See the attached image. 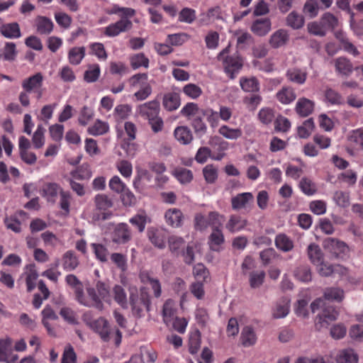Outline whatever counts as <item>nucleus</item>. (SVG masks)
<instances>
[{"label":"nucleus","mask_w":363,"mask_h":363,"mask_svg":"<svg viewBox=\"0 0 363 363\" xmlns=\"http://www.w3.org/2000/svg\"><path fill=\"white\" fill-rule=\"evenodd\" d=\"M298 186L301 191L308 196L313 195L317 191L315 184L307 177H303Z\"/></svg>","instance_id":"54"},{"label":"nucleus","mask_w":363,"mask_h":363,"mask_svg":"<svg viewBox=\"0 0 363 363\" xmlns=\"http://www.w3.org/2000/svg\"><path fill=\"white\" fill-rule=\"evenodd\" d=\"M202 117L203 115H199L191 120V125L194 133L200 137L205 135L207 132V125L204 123Z\"/></svg>","instance_id":"45"},{"label":"nucleus","mask_w":363,"mask_h":363,"mask_svg":"<svg viewBox=\"0 0 363 363\" xmlns=\"http://www.w3.org/2000/svg\"><path fill=\"white\" fill-rule=\"evenodd\" d=\"M135 10L132 8L123 7L121 19L115 23H111L105 28L104 35L107 37L113 38L130 30L133 28V23L129 18L135 14Z\"/></svg>","instance_id":"3"},{"label":"nucleus","mask_w":363,"mask_h":363,"mask_svg":"<svg viewBox=\"0 0 363 363\" xmlns=\"http://www.w3.org/2000/svg\"><path fill=\"white\" fill-rule=\"evenodd\" d=\"M174 303L172 299L167 300L162 308L163 320L166 324L170 323L174 316L175 309L174 308Z\"/></svg>","instance_id":"46"},{"label":"nucleus","mask_w":363,"mask_h":363,"mask_svg":"<svg viewBox=\"0 0 363 363\" xmlns=\"http://www.w3.org/2000/svg\"><path fill=\"white\" fill-rule=\"evenodd\" d=\"M289 40L288 32L284 29L275 31L270 37L269 44L273 48L285 45Z\"/></svg>","instance_id":"20"},{"label":"nucleus","mask_w":363,"mask_h":363,"mask_svg":"<svg viewBox=\"0 0 363 363\" xmlns=\"http://www.w3.org/2000/svg\"><path fill=\"white\" fill-rule=\"evenodd\" d=\"M276 247L284 251H290L293 247V242L284 234H279L275 238Z\"/></svg>","instance_id":"49"},{"label":"nucleus","mask_w":363,"mask_h":363,"mask_svg":"<svg viewBox=\"0 0 363 363\" xmlns=\"http://www.w3.org/2000/svg\"><path fill=\"white\" fill-rule=\"evenodd\" d=\"M225 238L221 230L218 228H213L212 233L208 238V245L211 250L219 252L221 245L224 243Z\"/></svg>","instance_id":"16"},{"label":"nucleus","mask_w":363,"mask_h":363,"mask_svg":"<svg viewBox=\"0 0 363 363\" xmlns=\"http://www.w3.org/2000/svg\"><path fill=\"white\" fill-rule=\"evenodd\" d=\"M65 281L67 285L74 290L76 300L81 305L86 307H95L100 311L104 308V304L99 300L94 288L87 289V294L90 297V300H89L84 295L82 281L74 274L67 275Z\"/></svg>","instance_id":"1"},{"label":"nucleus","mask_w":363,"mask_h":363,"mask_svg":"<svg viewBox=\"0 0 363 363\" xmlns=\"http://www.w3.org/2000/svg\"><path fill=\"white\" fill-rule=\"evenodd\" d=\"M164 219L168 225L172 228H179L182 225L184 215L178 208H169L164 213Z\"/></svg>","instance_id":"13"},{"label":"nucleus","mask_w":363,"mask_h":363,"mask_svg":"<svg viewBox=\"0 0 363 363\" xmlns=\"http://www.w3.org/2000/svg\"><path fill=\"white\" fill-rule=\"evenodd\" d=\"M131 67L136 69L140 67H148L149 60L143 53H138L130 58Z\"/></svg>","instance_id":"64"},{"label":"nucleus","mask_w":363,"mask_h":363,"mask_svg":"<svg viewBox=\"0 0 363 363\" xmlns=\"http://www.w3.org/2000/svg\"><path fill=\"white\" fill-rule=\"evenodd\" d=\"M271 29V21L269 18H260L255 21L251 26V30L255 35L264 36L267 35Z\"/></svg>","instance_id":"21"},{"label":"nucleus","mask_w":363,"mask_h":363,"mask_svg":"<svg viewBox=\"0 0 363 363\" xmlns=\"http://www.w3.org/2000/svg\"><path fill=\"white\" fill-rule=\"evenodd\" d=\"M334 67L337 74L346 77H350L354 69L350 60L342 56L334 60Z\"/></svg>","instance_id":"11"},{"label":"nucleus","mask_w":363,"mask_h":363,"mask_svg":"<svg viewBox=\"0 0 363 363\" xmlns=\"http://www.w3.org/2000/svg\"><path fill=\"white\" fill-rule=\"evenodd\" d=\"M185 242L181 237L172 235L168 238L169 249L174 255H179L184 249Z\"/></svg>","instance_id":"37"},{"label":"nucleus","mask_w":363,"mask_h":363,"mask_svg":"<svg viewBox=\"0 0 363 363\" xmlns=\"http://www.w3.org/2000/svg\"><path fill=\"white\" fill-rule=\"evenodd\" d=\"M291 128V122L289 120L279 115L274 121V130L277 132L286 133Z\"/></svg>","instance_id":"61"},{"label":"nucleus","mask_w":363,"mask_h":363,"mask_svg":"<svg viewBox=\"0 0 363 363\" xmlns=\"http://www.w3.org/2000/svg\"><path fill=\"white\" fill-rule=\"evenodd\" d=\"M311 308L313 313H315L319 308H323L321 313L318 315V321L316 326L320 325L318 329L327 327L330 322L335 320L338 316V312L335 307L333 306H326L325 301L321 298L313 301L311 304Z\"/></svg>","instance_id":"4"},{"label":"nucleus","mask_w":363,"mask_h":363,"mask_svg":"<svg viewBox=\"0 0 363 363\" xmlns=\"http://www.w3.org/2000/svg\"><path fill=\"white\" fill-rule=\"evenodd\" d=\"M89 328L98 333L100 337L104 341L108 342L110 339V327L108 322L104 318H99L89 323Z\"/></svg>","instance_id":"10"},{"label":"nucleus","mask_w":363,"mask_h":363,"mask_svg":"<svg viewBox=\"0 0 363 363\" xmlns=\"http://www.w3.org/2000/svg\"><path fill=\"white\" fill-rule=\"evenodd\" d=\"M254 201L253 194L250 192H244L237 194L231 199V206L233 210L238 211L245 208Z\"/></svg>","instance_id":"12"},{"label":"nucleus","mask_w":363,"mask_h":363,"mask_svg":"<svg viewBox=\"0 0 363 363\" xmlns=\"http://www.w3.org/2000/svg\"><path fill=\"white\" fill-rule=\"evenodd\" d=\"M62 266L66 271H72L79 265V260L75 253L72 250L67 251L62 258Z\"/></svg>","instance_id":"27"},{"label":"nucleus","mask_w":363,"mask_h":363,"mask_svg":"<svg viewBox=\"0 0 363 363\" xmlns=\"http://www.w3.org/2000/svg\"><path fill=\"white\" fill-rule=\"evenodd\" d=\"M147 235L150 242L158 249H164L166 247L164 235L158 229L150 227L147 230Z\"/></svg>","instance_id":"15"},{"label":"nucleus","mask_w":363,"mask_h":363,"mask_svg":"<svg viewBox=\"0 0 363 363\" xmlns=\"http://www.w3.org/2000/svg\"><path fill=\"white\" fill-rule=\"evenodd\" d=\"M182 90L186 96L192 99L199 98L203 93L201 88L193 83L186 84Z\"/></svg>","instance_id":"59"},{"label":"nucleus","mask_w":363,"mask_h":363,"mask_svg":"<svg viewBox=\"0 0 363 363\" xmlns=\"http://www.w3.org/2000/svg\"><path fill=\"white\" fill-rule=\"evenodd\" d=\"M223 67L225 72L233 79L242 67V60L238 55L227 56L223 60Z\"/></svg>","instance_id":"8"},{"label":"nucleus","mask_w":363,"mask_h":363,"mask_svg":"<svg viewBox=\"0 0 363 363\" xmlns=\"http://www.w3.org/2000/svg\"><path fill=\"white\" fill-rule=\"evenodd\" d=\"M265 275L266 274L264 271L251 272L249 277L250 287L252 289H257L262 285L265 279Z\"/></svg>","instance_id":"60"},{"label":"nucleus","mask_w":363,"mask_h":363,"mask_svg":"<svg viewBox=\"0 0 363 363\" xmlns=\"http://www.w3.org/2000/svg\"><path fill=\"white\" fill-rule=\"evenodd\" d=\"M109 130L108 124L101 120H96L94 124L88 128L90 135L96 136L106 133Z\"/></svg>","instance_id":"47"},{"label":"nucleus","mask_w":363,"mask_h":363,"mask_svg":"<svg viewBox=\"0 0 363 363\" xmlns=\"http://www.w3.org/2000/svg\"><path fill=\"white\" fill-rule=\"evenodd\" d=\"M129 302L133 315L137 318L144 315V311L150 310V296L147 288L141 287L138 294L136 288L130 289Z\"/></svg>","instance_id":"2"},{"label":"nucleus","mask_w":363,"mask_h":363,"mask_svg":"<svg viewBox=\"0 0 363 363\" xmlns=\"http://www.w3.org/2000/svg\"><path fill=\"white\" fill-rule=\"evenodd\" d=\"M203 108H200L197 104L194 102L187 103L181 110V114L189 120L202 115Z\"/></svg>","instance_id":"29"},{"label":"nucleus","mask_w":363,"mask_h":363,"mask_svg":"<svg viewBox=\"0 0 363 363\" xmlns=\"http://www.w3.org/2000/svg\"><path fill=\"white\" fill-rule=\"evenodd\" d=\"M323 297L325 300L341 302L344 298V291L338 287H328L324 290Z\"/></svg>","instance_id":"35"},{"label":"nucleus","mask_w":363,"mask_h":363,"mask_svg":"<svg viewBox=\"0 0 363 363\" xmlns=\"http://www.w3.org/2000/svg\"><path fill=\"white\" fill-rule=\"evenodd\" d=\"M45 132V128L42 125H38L36 130L34 132L32 142L35 149L41 148L45 144L44 133Z\"/></svg>","instance_id":"53"},{"label":"nucleus","mask_w":363,"mask_h":363,"mask_svg":"<svg viewBox=\"0 0 363 363\" xmlns=\"http://www.w3.org/2000/svg\"><path fill=\"white\" fill-rule=\"evenodd\" d=\"M304 18L296 11H291L286 17V24L294 30L301 28L304 25Z\"/></svg>","instance_id":"39"},{"label":"nucleus","mask_w":363,"mask_h":363,"mask_svg":"<svg viewBox=\"0 0 363 363\" xmlns=\"http://www.w3.org/2000/svg\"><path fill=\"white\" fill-rule=\"evenodd\" d=\"M336 361L337 363H357L358 355L352 349H345L340 352Z\"/></svg>","instance_id":"30"},{"label":"nucleus","mask_w":363,"mask_h":363,"mask_svg":"<svg viewBox=\"0 0 363 363\" xmlns=\"http://www.w3.org/2000/svg\"><path fill=\"white\" fill-rule=\"evenodd\" d=\"M174 135L177 141L181 144H189L193 140V135L189 128L187 126H179L175 128Z\"/></svg>","instance_id":"25"},{"label":"nucleus","mask_w":363,"mask_h":363,"mask_svg":"<svg viewBox=\"0 0 363 363\" xmlns=\"http://www.w3.org/2000/svg\"><path fill=\"white\" fill-rule=\"evenodd\" d=\"M99 300L106 301L110 297V289L106 283L98 281L96 284V288H94ZM102 303V301H101Z\"/></svg>","instance_id":"58"},{"label":"nucleus","mask_w":363,"mask_h":363,"mask_svg":"<svg viewBox=\"0 0 363 363\" xmlns=\"http://www.w3.org/2000/svg\"><path fill=\"white\" fill-rule=\"evenodd\" d=\"M307 251L308 256L312 263L316 265L322 263L323 261V254L318 245L315 243L310 244L308 246Z\"/></svg>","instance_id":"31"},{"label":"nucleus","mask_w":363,"mask_h":363,"mask_svg":"<svg viewBox=\"0 0 363 363\" xmlns=\"http://www.w3.org/2000/svg\"><path fill=\"white\" fill-rule=\"evenodd\" d=\"M90 245L96 259L102 263H105L108 261L109 252L105 245L101 243H91Z\"/></svg>","instance_id":"38"},{"label":"nucleus","mask_w":363,"mask_h":363,"mask_svg":"<svg viewBox=\"0 0 363 363\" xmlns=\"http://www.w3.org/2000/svg\"><path fill=\"white\" fill-rule=\"evenodd\" d=\"M315 103L305 97L298 99L296 102L295 111L296 113L301 117H307L311 114L314 110Z\"/></svg>","instance_id":"14"},{"label":"nucleus","mask_w":363,"mask_h":363,"mask_svg":"<svg viewBox=\"0 0 363 363\" xmlns=\"http://www.w3.org/2000/svg\"><path fill=\"white\" fill-rule=\"evenodd\" d=\"M180 104L181 99L179 94L170 92L164 95L162 105L167 111H175L179 107Z\"/></svg>","instance_id":"18"},{"label":"nucleus","mask_w":363,"mask_h":363,"mask_svg":"<svg viewBox=\"0 0 363 363\" xmlns=\"http://www.w3.org/2000/svg\"><path fill=\"white\" fill-rule=\"evenodd\" d=\"M203 174L208 184H213L218 179V169L213 164H207L203 169Z\"/></svg>","instance_id":"55"},{"label":"nucleus","mask_w":363,"mask_h":363,"mask_svg":"<svg viewBox=\"0 0 363 363\" xmlns=\"http://www.w3.org/2000/svg\"><path fill=\"white\" fill-rule=\"evenodd\" d=\"M114 300L123 308H128L127 296L124 289L120 285L113 287Z\"/></svg>","instance_id":"50"},{"label":"nucleus","mask_w":363,"mask_h":363,"mask_svg":"<svg viewBox=\"0 0 363 363\" xmlns=\"http://www.w3.org/2000/svg\"><path fill=\"white\" fill-rule=\"evenodd\" d=\"M173 175L181 184H188L193 179V173L184 167H177L173 172Z\"/></svg>","instance_id":"41"},{"label":"nucleus","mask_w":363,"mask_h":363,"mask_svg":"<svg viewBox=\"0 0 363 363\" xmlns=\"http://www.w3.org/2000/svg\"><path fill=\"white\" fill-rule=\"evenodd\" d=\"M289 312V302L285 299H281L276 303L273 309L272 315L274 318H283L286 317Z\"/></svg>","instance_id":"33"},{"label":"nucleus","mask_w":363,"mask_h":363,"mask_svg":"<svg viewBox=\"0 0 363 363\" xmlns=\"http://www.w3.org/2000/svg\"><path fill=\"white\" fill-rule=\"evenodd\" d=\"M247 221L242 219L240 216L231 215L228 223L225 225V228L230 233L238 232L247 225Z\"/></svg>","instance_id":"23"},{"label":"nucleus","mask_w":363,"mask_h":363,"mask_svg":"<svg viewBox=\"0 0 363 363\" xmlns=\"http://www.w3.org/2000/svg\"><path fill=\"white\" fill-rule=\"evenodd\" d=\"M100 73L101 69L98 64L89 65L84 74V80L87 83L95 82L98 80Z\"/></svg>","instance_id":"43"},{"label":"nucleus","mask_w":363,"mask_h":363,"mask_svg":"<svg viewBox=\"0 0 363 363\" xmlns=\"http://www.w3.org/2000/svg\"><path fill=\"white\" fill-rule=\"evenodd\" d=\"M138 113L147 119L155 117L160 113V103L157 100H152L139 105L137 107Z\"/></svg>","instance_id":"9"},{"label":"nucleus","mask_w":363,"mask_h":363,"mask_svg":"<svg viewBox=\"0 0 363 363\" xmlns=\"http://www.w3.org/2000/svg\"><path fill=\"white\" fill-rule=\"evenodd\" d=\"M286 76L290 82L298 84H303L307 78V72L298 68H293L287 70Z\"/></svg>","instance_id":"28"},{"label":"nucleus","mask_w":363,"mask_h":363,"mask_svg":"<svg viewBox=\"0 0 363 363\" xmlns=\"http://www.w3.org/2000/svg\"><path fill=\"white\" fill-rule=\"evenodd\" d=\"M276 98L282 104H289L296 99V94L292 87L284 86L277 93Z\"/></svg>","instance_id":"22"},{"label":"nucleus","mask_w":363,"mask_h":363,"mask_svg":"<svg viewBox=\"0 0 363 363\" xmlns=\"http://www.w3.org/2000/svg\"><path fill=\"white\" fill-rule=\"evenodd\" d=\"M130 223L135 226L139 233H143L145 229L147 223L150 222V219L145 213H138L129 219Z\"/></svg>","instance_id":"40"},{"label":"nucleus","mask_w":363,"mask_h":363,"mask_svg":"<svg viewBox=\"0 0 363 363\" xmlns=\"http://www.w3.org/2000/svg\"><path fill=\"white\" fill-rule=\"evenodd\" d=\"M0 33L4 37L9 39H16L21 36L20 26L16 22L1 24Z\"/></svg>","instance_id":"17"},{"label":"nucleus","mask_w":363,"mask_h":363,"mask_svg":"<svg viewBox=\"0 0 363 363\" xmlns=\"http://www.w3.org/2000/svg\"><path fill=\"white\" fill-rule=\"evenodd\" d=\"M38 33L41 35H48L53 30L52 21L45 16H38L35 20Z\"/></svg>","instance_id":"26"},{"label":"nucleus","mask_w":363,"mask_h":363,"mask_svg":"<svg viewBox=\"0 0 363 363\" xmlns=\"http://www.w3.org/2000/svg\"><path fill=\"white\" fill-rule=\"evenodd\" d=\"M17 55L16 44L13 42H7L3 49V57L6 61L15 60Z\"/></svg>","instance_id":"57"},{"label":"nucleus","mask_w":363,"mask_h":363,"mask_svg":"<svg viewBox=\"0 0 363 363\" xmlns=\"http://www.w3.org/2000/svg\"><path fill=\"white\" fill-rule=\"evenodd\" d=\"M85 51L84 47H74L70 49L68 53L69 63L74 65L80 64L85 56Z\"/></svg>","instance_id":"34"},{"label":"nucleus","mask_w":363,"mask_h":363,"mask_svg":"<svg viewBox=\"0 0 363 363\" xmlns=\"http://www.w3.org/2000/svg\"><path fill=\"white\" fill-rule=\"evenodd\" d=\"M315 128L313 118L306 120L303 124L298 127L297 134L301 138H308Z\"/></svg>","instance_id":"44"},{"label":"nucleus","mask_w":363,"mask_h":363,"mask_svg":"<svg viewBox=\"0 0 363 363\" xmlns=\"http://www.w3.org/2000/svg\"><path fill=\"white\" fill-rule=\"evenodd\" d=\"M60 190L62 189L57 184L47 183L43 186V196L46 198L48 202L54 203Z\"/></svg>","instance_id":"24"},{"label":"nucleus","mask_w":363,"mask_h":363,"mask_svg":"<svg viewBox=\"0 0 363 363\" xmlns=\"http://www.w3.org/2000/svg\"><path fill=\"white\" fill-rule=\"evenodd\" d=\"M326 100L332 105H342L345 101L340 94L333 89H328L325 92Z\"/></svg>","instance_id":"56"},{"label":"nucleus","mask_w":363,"mask_h":363,"mask_svg":"<svg viewBox=\"0 0 363 363\" xmlns=\"http://www.w3.org/2000/svg\"><path fill=\"white\" fill-rule=\"evenodd\" d=\"M218 133L222 136L229 140H236L242 135V130L240 128H231L226 125H223L218 129Z\"/></svg>","instance_id":"42"},{"label":"nucleus","mask_w":363,"mask_h":363,"mask_svg":"<svg viewBox=\"0 0 363 363\" xmlns=\"http://www.w3.org/2000/svg\"><path fill=\"white\" fill-rule=\"evenodd\" d=\"M323 248L333 256L339 259H345L349 257L350 249L343 241L335 238H327L323 241Z\"/></svg>","instance_id":"5"},{"label":"nucleus","mask_w":363,"mask_h":363,"mask_svg":"<svg viewBox=\"0 0 363 363\" xmlns=\"http://www.w3.org/2000/svg\"><path fill=\"white\" fill-rule=\"evenodd\" d=\"M320 21L326 33L328 30H333L338 26L337 18L330 12L323 13Z\"/></svg>","instance_id":"32"},{"label":"nucleus","mask_w":363,"mask_h":363,"mask_svg":"<svg viewBox=\"0 0 363 363\" xmlns=\"http://www.w3.org/2000/svg\"><path fill=\"white\" fill-rule=\"evenodd\" d=\"M111 259L122 272H124L127 270V257L125 255L118 252L112 253L111 255Z\"/></svg>","instance_id":"63"},{"label":"nucleus","mask_w":363,"mask_h":363,"mask_svg":"<svg viewBox=\"0 0 363 363\" xmlns=\"http://www.w3.org/2000/svg\"><path fill=\"white\" fill-rule=\"evenodd\" d=\"M97 211H106L113 206L112 201L106 194H97L94 198Z\"/></svg>","instance_id":"52"},{"label":"nucleus","mask_w":363,"mask_h":363,"mask_svg":"<svg viewBox=\"0 0 363 363\" xmlns=\"http://www.w3.org/2000/svg\"><path fill=\"white\" fill-rule=\"evenodd\" d=\"M72 177L75 179L84 180L89 179L91 177V171L88 164H83L75 171L71 173Z\"/></svg>","instance_id":"48"},{"label":"nucleus","mask_w":363,"mask_h":363,"mask_svg":"<svg viewBox=\"0 0 363 363\" xmlns=\"http://www.w3.org/2000/svg\"><path fill=\"white\" fill-rule=\"evenodd\" d=\"M152 89L148 82H144L140 84V89L133 94L135 101H144L147 99L152 94Z\"/></svg>","instance_id":"51"},{"label":"nucleus","mask_w":363,"mask_h":363,"mask_svg":"<svg viewBox=\"0 0 363 363\" xmlns=\"http://www.w3.org/2000/svg\"><path fill=\"white\" fill-rule=\"evenodd\" d=\"M132 231L127 223H120L116 225L112 233V242L117 245H124L132 240Z\"/></svg>","instance_id":"7"},{"label":"nucleus","mask_w":363,"mask_h":363,"mask_svg":"<svg viewBox=\"0 0 363 363\" xmlns=\"http://www.w3.org/2000/svg\"><path fill=\"white\" fill-rule=\"evenodd\" d=\"M44 77L41 72H37L35 74L24 79L22 81L21 86L23 90L30 93H35L36 98L40 99L43 96L41 87L43 84Z\"/></svg>","instance_id":"6"},{"label":"nucleus","mask_w":363,"mask_h":363,"mask_svg":"<svg viewBox=\"0 0 363 363\" xmlns=\"http://www.w3.org/2000/svg\"><path fill=\"white\" fill-rule=\"evenodd\" d=\"M320 7L316 0H306L303 6V12L310 18H315L318 16Z\"/></svg>","instance_id":"62"},{"label":"nucleus","mask_w":363,"mask_h":363,"mask_svg":"<svg viewBox=\"0 0 363 363\" xmlns=\"http://www.w3.org/2000/svg\"><path fill=\"white\" fill-rule=\"evenodd\" d=\"M256 335L253 329L250 326L245 327L241 333L240 340L244 347H250L255 344Z\"/></svg>","instance_id":"36"},{"label":"nucleus","mask_w":363,"mask_h":363,"mask_svg":"<svg viewBox=\"0 0 363 363\" xmlns=\"http://www.w3.org/2000/svg\"><path fill=\"white\" fill-rule=\"evenodd\" d=\"M240 86L245 92L258 93L260 89L259 82L255 77H240Z\"/></svg>","instance_id":"19"}]
</instances>
